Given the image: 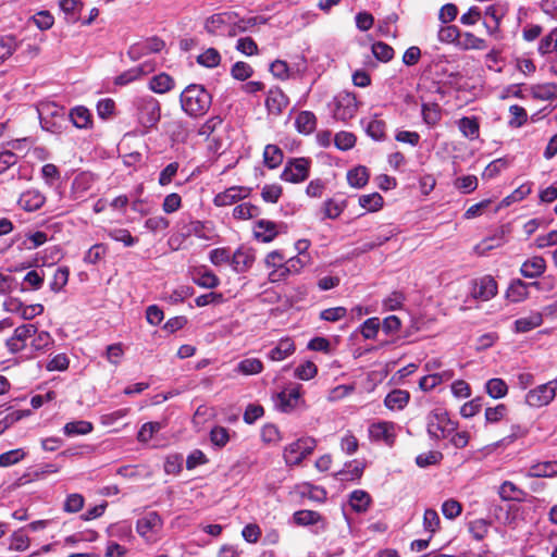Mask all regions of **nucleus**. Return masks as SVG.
Here are the masks:
<instances>
[{
  "mask_svg": "<svg viewBox=\"0 0 557 557\" xmlns=\"http://www.w3.org/2000/svg\"><path fill=\"white\" fill-rule=\"evenodd\" d=\"M251 188L246 186H232L224 191L216 194L213 203L216 207H226L238 202L250 196Z\"/></svg>",
  "mask_w": 557,
  "mask_h": 557,
  "instance_id": "nucleus-10",
  "label": "nucleus"
},
{
  "mask_svg": "<svg viewBox=\"0 0 557 557\" xmlns=\"http://www.w3.org/2000/svg\"><path fill=\"white\" fill-rule=\"evenodd\" d=\"M295 127L298 133L309 135L317 128V116L311 111H300L295 119Z\"/></svg>",
  "mask_w": 557,
  "mask_h": 557,
  "instance_id": "nucleus-27",
  "label": "nucleus"
},
{
  "mask_svg": "<svg viewBox=\"0 0 557 557\" xmlns=\"http://www.w3.org/2000/svg\"><path fill=\"white\" fill-rule=\"evenodd\" d=\"M371 496L369 493L362 490H356L351 492L349 497V504L354 511L364 512L368 510L371 504Z\"/></svg>",
  "mask_w": 557,
  "mask_h": 557,
  "instance_id": "nucleus-40",
  "label": "nucleus"
},
{
  "mask_svg": "<svg viewBox=\"0 0 557 557\" xmlns=\"http://www.w3.org/2000/svg\"><path fill=\"white\" fill-rule=\"evenodd\" d=\"M386 122L379 117L377 114L366 124L364 129L369 137L373 140L382 141L386 138Z\"/></svg>",
  "mask_w": 557,
  "mask_h": 557,
  "instance_id": "nucleus-31",
  "label": "nucleus"
},
{
  "mask_svg": "<svg viewBox=\"0 0 557 557\" xmlns=\"http://www.w3.org/2000/svg\"><path fill=\"white\" fill-rule=\"evenodd\" d=\"M59 5L61 10L70 16L72 22L78 20L79 13L84 7L81 0H60Z\"/></svg>",
  "mask_w": 557,
  "mask_h": 557,
  "instance_id": "nucleus-57",
  "label": "nucleus"
},
{
  "mask_svg": "<svg viewBox=\"0 0 557 557\" xmlns=\"http://www.w3.org/2000/svg\"><path fill=\"white\" fill-rule=\"evenodd\" d=\"M138 123L149 129L156 127L161 119V104L152 96L137 98L135 102Z\"/></svg>",
  "mask_w": 557,
  "mask_h": 557,
  "instance_id": "nucleus-3",
  "label": "nucleus"
},
{
  "mask_svg": "<svg viewBox=\"0 0 557 557\" xmlns=\"http://www.w3.org/2000/svg\"><path fill=\"white\" fill-rule=\"evenodd\" d=\"M18 45L14 36H0V64L8 60L17 49Z\"/></svg>",
  "mask_w": 557,
  "mask_h": 557,
  "instance_id": "nucleus-49",
  "label": "nucleus"
},
{
  "mask_svg": "<svg viewBox=\"0 0 557 557\" xmlns=\"http://www.w3.org/2000/svg\"><path fill=\"white\" fill-rule=\"evenodd\" d=\"M185 230L186 236L195 235L206 240H212L216 236L210 222L190 221L189 224L185 226Z\"/></svg>",
  "mask_w": 557,
  "mask_h": 557,
  "instance_id": "nucleus-21",
  "label": "nucleus"
},
{
  "mask_svg": "<svg viewBox=\"0 0 557 557\" xmlns=\"http://www.w3.org/2000/svg\"><path fill=\"white\" fill-rule=\"evenodd\" d=\"M441 527L440 516L434 509H425L423 513V528L425 531L434 534Z\"/></svg>",
  "mask_w": 557,
  "mask_h": 557,
  "instance_id": "nucleus-62",
  "label": "nucleus"
},
{
  "mask_svg": "<svg viewBox=\"0 0 557 557\" xmlns=\"http://www.w3.org/2000/svg\"><path fill=\"white\" fill-rule=\"evenodd\" d=\"M284 159L283 150L273 144H269L264 147L263 150V163L269 169L278 168Z\"/></svg>",
  "mask_w": 557,
  "mask_h": 557,
  "instance_id": "nucleus-35",
  "label": "nucleus"
},
{
  "mask_svg": "<svg viewBox=\"0 0 557 557\" xmlns=\"http://www.w3.org/2000/svg\"><path fill=\"white\" fill-rule=\"evenodd\" d=\"M410 394L404 389H393L385 399L384 405L391 410H401L409 403Z\"/></svg>",
  "mask_w": 557,
  "mask_h": 557,
  "instance_id": "nucleus-29",
  "label": "nucleus"
},
{
  "mask_svg": "<svg viewBox=\"0 0 557 557\" xmlns=\"http://www.w3.org/2000/svg\"><path fill=\"white\" fill-rule=\"evenodd\" d=\"M505 230L502 227L497 233H495L493 236L484 238L481 243L475 245L474 251L479 256H484L488 251L503 246L506 243L505 239Z\"/></svg>",
  "mask_w": 557,
  "mask_h": 557,
  "instance_id": "nucleus-25",
  "label": "nucleus"
},
{
  "mask_svg": "<svg viewBox=\"0 0 557 557\" xmlns=\"http://www.w3.org/2000/svg\"><path fill=\"white\" fill-rule=\"evenodd\" d=\"M108 236L115 242L123 243L124 246H126V247H132L138 242V239L136 237H134L131 234V232L126 228L109 230Z\"/></svg>",
  "mask_w": 557,
  "mask_h": 557,
  "instance_id": "nucleus-58",
  "label": "nucleus"
},
{
  "mask_svg": "<svg viewBox=\"0 0 557 557\" xmlns=\"http://www.w3.org/2000/svg\"><path fill=\"white\" fill-rule=\"evenodd\" d=\"M164 41L157 37H150L146 40L135 44L131 47L128 54L134 59L139 54L158 53L164 48Z\"/></svg>",
  "mask_w": 557,
  "mask_h": 557,
  "instance_id": "nucleus-15",
  "label": "nucleus"
},
{
  "mask_svg": "<svg viewBox=\"0 0 557 557\" xmlns=\"http://www.w3.org/2000/svg\"><path fill=\"white\" fill-rule=\"evenodd\" d=\"M161 527V517L156 511L146 513L136 523L138 534L145 537H148L150 533L158 531Z\"/></svg>",
  "mask_w": 557,
  "mask_h": 557,
  "instance_id": "nucleus-17",
  "label": "nucleus"
},
{
  "mask_svg": "<svg viewBox=\"0 0 557 557\" xmlns=\"http://www.w3.org/2000/svg\"><path fill=\"white\" fill-rule=\"evenodd\" d=\"M296 351V344L292 337L281 338L276 345L268 352L271 361H283Z\"/></svg>",
  "mask_w": 557,
  "mask_h": 557,
  "instance_id": "nucleus-14",
  "label": "nucleus"
},
{
  "mask_svg": "<svg viewBox=\"0 0 557 557\" xmlns=\"http://www.w3.org/2000/svg\"><path fill=\"white\" fill-rule=\"evenodd\" d=\"M262 23H265V20L260 16L243 17L236 22L232 20L231 25L227 29V36L235 37L242 33L248 32L252 27Z\"/></svg>",
  "mask_w": 557,
  "mask_h": 557,
  "instance_id": "nucleus-23",
  "label": "nucleus"
},
{
  "mask_svg": "<svg viewBox=\"0 0 557 557\" xmlns=\"http://www.w3.org/2000/svg\"><path fill=\"white\" fill-rule=\"evenodd\" d=\"M301 397V386L297 385L289 391H282L277 395L278 407L283 412H289L297 407Z\"/></svg>",
  "mask_w": 557,
  "mask_h": 557,
  "instance_id": "nucleus-22",
  "label": "nucleus"
},
{
  "mask_svg": "<svg viewBox=\"0 0 557 557\" xmlns=\"http://www.w3.org/2000/svg\"><path fill=\"white\" fill-rule=\"evenodd\" d=\"M460 38L461 40L458 44L463 50H485L487 48L486 40L473 33L466 32L461 34Z\"/></svg>",
  "mask_w": 557,
  "mask_h": 557,
  "instance_id": "nucleus-41",
  "label": "nucleus"
},
{
  "mask_svg": "<svg viewBox=\"0 0 557 557\" xmlns=\"http://www.w3.org/2000/svg\"><path fill=\"white\" fill-rule=\"evenodd\" d=\"M210 441L215 447L223 448L230 441L228 430L221 425L214 426L210 431Z\"/></svg>",
  "mask_w": 557,
  "mask_h": 557,
  "instance_id": "nucleus-63",
  "label": "nucleus"
},
{
  "mask_svg": "<svg viewBox=\"0 0 557 557\" xmlns=\"http://www.w3.org/2000/svg\"><path fill=\"white\" fill-rule=\"evenodd\" d=\"M261 209L250 202H242L233 209V218L236 220H249L260 215Z\"/></svg>",
  "mask_w": 557,
  "mask_h": 557,
  "instance_id": "nucleus-43",
  "label": "nucleus"
},
{
  "mask_svg": "<svg viewBox=\"0 0 557 557\" xmlns=\"http://www.w3.org/2000/svg\"><path fill=\"white\" fill-rule=\"evenodd\" d=\"M315 440L312 437L299 438L289 444L284 450V458L290 465H299L312 454L315 448Z\"/></svg>",
  "mask_w": 557,
  "mask_h": 557,
  "instance_id": "nucleus-4",
  "label": "nucleus"
},
{
  "mask_svg": "<svg viewBox=\"0 0 557 557\" xmlns=\"http://www.w3.org/2000/svg\"><path fill=\"white\" fill-rule=\"evenodd\" d=\"M37 333L35 324H23L14 330L13 335L5 341L8 350L14 355L22 351L26 347V341Z\"/></svg>",
  "mask_w": 557,
  "mask_h": 557,
  "instance_id": "nucleus-8",
  "label": "nucleus"
},
{
  "mask_svg": "<svg viewBox=\"0 0 557 557\" xmlns=\"http://www.w3.org/2000/svg\"><path fill=\"white\" fill-rule=\"evenodd\" d=\"M537 51L544 55L553 52H557V27L552 29L546 36H544L537 47Z\"/></svg>",
  "mask_w": 557,
  "mask_h": 557,
  "instance_id": "nucleus-52",
  "label": "nucleus"
},
{
  "mask_svg": "<svg viewBox=\"0 0 557 557\" xmlns=\"http://www.w3.org/2000/svg\"><path fill=\"white\" fill-rule=\"evenodd\" d=\"M557 391V383H552V381L541 384L533 389H530L525 395V401L531 407H543L550 404Z\"/></svg>",
  "mask_w": 557,
  "mask_h": 557,
  "instance_id": "nucleus-6",
  "label": "nucleus"
},
{
  "mask_svg": "<svg viewBox=\"0 0 557 557\" xmlns=\"http://www.w3.org/2000/svg\"><path fill=\"white\" fill-rule=\"evenodd\" d=\"M346 208V200L336 201L334 199H327L323 203L324 218L337 219Z\"/></svg>",
  "mask_w": 557,
  "mask_h": 557,
  "instance_id": "nucleus-56",
  "label": "nucleus"
},
{
  "mask_svg": "<svg viewBox=\"0 0 557 557\" xmlns=\"http://www.w3.org/2000/svg\"><path fill=\"white\" fill-rule=\"evenodd\" d=\"M380 327L381 321L379 318H369L361 324L360 333L366 339H373L376 337Z\"/></svg>",
  "mask_w": 557,
  "mask_h": 557,
  "instance_id": "nucleus-59",
  "label": "nucleus"
},
{
  "mask_svg": "<svg viewBox=\"0 0 557 557\" xmlns=\"http://www.w3.org/2000/svg\"><path fill=\"white\" fill-rule=\"evenodd\" d=\"M45 201L46 197L40 191L30 189L21 195L17 203L23 210L34 212L39 210Z\"/></svg>",
  "mask_w": 557,
  "mask_h": 557,
  "instance_id": "nucleus-18",
  "label": "nucleus"
},
{
  "mask_svg": "<svg viewBox=\"0 0 557 557\" xmlns=\"http://www.w3.org/2000/svg\"><path fill=\"white\" fill-rule=\"evenodd\" d=\"M310 164V160L306 158L290 159L285 164L281 178L288 183H301L309 176Z\"/></svg>",
  "mask_w": 557,
  "mask_h": 557,
  "instance_id": "nucleus-5",
  "label": "nucleus"
},
{
  "mask_svg": "<svg viewBox=\"0 0 557 557\" xmlns=\"http://www.w3.org/2000/svg\"><path fill=\"white\" fill-rule=\"evenodd\" d=\"M458 128L461 134L470 139H478L480 136V123L476 116H463L458 121Z\"/></svg>",
  "mask_w": 557,
  "mask_h": 557,
  "instance_id": "nucleus-32",
  "label": "nucleus"
},
{
  "mask_svg": "<svg viewBox=\"0 0 557 557\" xmlns=\"http://www.w3.org/2000/svg\"><path fill=\"white\" fill-rule=\"evenodd\" d=\"M539 282L525 283L522 280L517 278L511 282L507 290V297L513 302L522 301L529 296V286L539 287Z\"/></svg>",
  "mask_w": 557,
  "mask_h": 557,
  "instance_id": "nucleus-24",
  "label": "nucleus"
},
{
  "mask_svg": "<svg viewBox=\"0 0 557 557\" xmlns=\"http://www.w3.org/2000/svg\"><path fill=\"white\" fill-rule=\"evenodd\" d=\"M484 15L493 20V24H488L487 22H483L484 27L486 28V32L488 35L494 36L499 32L500 21L505 15V11L502 5L499 4H492L488 5L485 11Z\"/></svg>",
  "mask_w": 557,
  "mask_h": 557,
  "instance_id": "nucleus-26",
  "label": "nucleus"
},
{
  "mask_svg": "<svg viewBox=\"0 0 557 557\" xmlns=\"http://www.w3.org/2000/svg\"><path fill=\"white\" fill-rule=\"evenodd\" d=\"M486 393L495 399L503 398L508 393V386L503 379L494 377L486 382Z\"/></svg>",
  "mask_w": 557,
  "mask_h": 557,
  "instance_id": "nucleus-48",
  "label": "nucleus"
},
{
  "mask_svg": "<svg viewBox=\"0 0 557 557\" xmlns=\"http://www.w3.org/2000/svg\"><path fill=\"white\" fill-rule=\"evenodd\" d=\"M497 294V282L491 276L485 275L473 283L471 295L475 299L487 301Z\"/></svg>",
  "mask_w": 557,
  "mask_h": 557,
  "instance_id": "nucleus-13",
  "label": "nucleus"
},
{
  "mask_svg": "<svg viewBox=\"0 0 557 557\" xmlns=\"http://www.w3.org/2000/svg\"><path fill=\"white\" fill-rule=\"evenodd\" d=\"M234 17H236V14L232 12L213 14L206 20L205 29L210 35L227 34V29Z\"/></svg>",
  "mask_w": 557,
  "mask_h": 557,
  "instance_id": "nucleus-12",
  "label": "nucleus"
},
{
  "mask_svg": "<svg viewBox=\"0 0 557 557\" xmlns=\"http://www.w3.org/2000/svg\"><path fill=\"white\" fill-rule=\"evenodd\" d=\"M13 304L15 305V308L11 310L20 312L21 317L25 320H32L44 312V306L41 304L24 306L21 301L11 300L10 305Z\"/></svg>",
  "mask_w": 557,
  "mask_h": 557,
  "instance_id": "nucleus-44",
  "label": "nucleus"
},
{
  "mask_svg": "<svg viewBox=\"0 0 557 557\" xmlns=\"http://www.w3.org/2000/svg\"><path fill=\"white\" fill-rule=\"evenodd\" d=\"M297 490L302 495H308L310 499L317 500V502H323L326 499V491L321 487L313 485L309 482H304L297 485Z\"/></svg>",
  "mask_w": 557,
  "mask_h": 557,
  "instance_id": "nucleus-47",
  "label": "nucleus"
},
{
  "mask_svg": "<svg viewBox=\"0 0 557 557\" xmlns=\"http://www.w3.org/2000/svg\"><path fill=\"white\" fill-rule=\"evenodd\" d=\"M318 374V367L313 361L307 360L295 368L294 376L301 381H309Z\"/></svg>",
  "mask_w": 557,
  "mask_h": 557,
  "instance_id": "nucleus-51",
  "label": "nucleus"
},
{
  "mask_svg": "<svg viewBox=\"0 0 557 557\" xmlns=\"http://www.w3.org/2000/svg\"><path fill=\"white\" fill-rule=\"evenodd\" d=\"M458 428V422L449 418L444 408H435L428 414L426 431L432 440L440 441L448 438Z\"/></svg>",
  "mask_w": 557,
  "mask_h": 557,
  "instance_id": "nucleus-2",
  "label": "nucleus"
},
{
  "mask_svg": "<svg viewBox=\"0 0 557 557\" xmlns=\"http://www.w3.org/2000/svg\"><path fill=\"white\" fill-rule=\"evenodd\" d=\"M294 522L298 525H311L320 521L321 515L314 510H298L293 516Z\"/></svg>",
  "mask_w": 557,
  "mask_h": 557,
  "instance_id": "nucleus-54",
  "label": "nucleus"
},
{
  "mask_svg": "<svg viewBox=\"0 0 557 557\" xmlns=\"http://www.w3.org/2000/svg\"><path fill=\"white\" fill-rule=\"evenodd\" d=\"M530 92L534 99L552 101L557 99V85L555 83H544L533 85Z\"/></svg>",
  "mask_w": 557,
  "mask_h": 557,
  "instance_id": "nucleus-34",
  "label": "nucleus"
},
{
  "mask_svg": "<svg viewBox=\"0 0 557 557\" xmlns=\"http://www.w3.org/2000/svg\"><path fill=\"white\" fill-rule=\"evenodd\" d=\"M357 141V137L350 132H339L334 137V144L337 149L347 151L351 149Z\"/></svg>",
  "mask_w": 557,
  "mask_h": 557,
  "instance_id": "nucleus-61",
  "label": "nucleus"
},
{
  "mask_svg": "<svg viewBox=\"0 0 557 557\" xmlns=\"http://www.w3.org/2000/svg\"><path fill=\"white\" fill-rule=\"evenodd\" d=\"M422 119L429 126H435L442 119V109L438 103H423L422 104Z\"/></svg>",
  "mask_w": 557,
  "mask_h": 557,
  "instance_id": "nucleus-42",
  "label": "nucleus"
},
{
  "mask_svg": "<svg viewBox=\"0 0 557 557\" xmlns=\"http://www.w3.org/2000/svg\"><path fill=\"white\" fill-rule=\"evenodd\" d=\"M557 474V461H543L533 465L528 472L531 478H548Z\"/></svg>",
  "mask_w": 557,
  "mask_h": 557,
  "instance_id": "nucleus-37",
  "label": "nucleus"
},
{
  "mask_svg": "<svg viewBox=\"0 0 557 557\" xmlns=\"http://www.w3.org/2000/svg\"><path fill=\"white\" fill-rule=\"evenodd\" d=\"M369 170L363 165H358L347 172V181L351 187L362 188L369 182Z\"/></svg>",
  "mask_w": 557,
  "mask_h": 557,
  "instance_id": "nucleus-38",
  "label": "nucleus"
},
{
  "mask_svg": "<svg viewBox=\"0 0 557 557\" xmlns=\"http://www.w3.org/2000/svg\"><path fill=\"white\" fill-rule=\"evenodd\" d=\"M543 323L542 312L534 311L527 317L519 318L515 321V331L517 333L530 332Z\"/></svg>",
  "mask_w": 557,
  "mask_h": 557,
  "instance_id": "nucleus-28",
  "label": "nucleus"
},
{
  "mask_svg": "<svg viewBox=\"0 0 557 557\" xmlns=\"http://www.w3.org/2000/svg\"><path fill=\"white\" fill-rule=\"evenodd\" d=\"M460 36L461 33L456 25L442 26L437 34L438 40L445 44L456 42L460 38Z\"/></svg>",
  "mask_w": 557,
  "mask_h": 557,
  "instance_id": "nucleus-64",
  "label": "nucleus"
},
{
  "mask_svg": "<svg viewBox=\"0 0 557 557\" xmlns=\"http://www.w3.org/2000/svg\"><path fill=\"white\" fill-rule=\"evenodd\" d=\"M256 260L255 252L251 249L238 248L232 256L231 265L237 273L247 272Z\"/></svg>",
  "mask_w": 557,
  "mask_h": 557,
  "instance_id": "nucleus-16",
  "label": "nucleus"
},
{
  "mask_svg": "<svg viewBox=\"0 0 557 557\" xmlns=\"http://www.w3.org/2000/svg\"><path fill=\"white\" fill-rule=\"evenodd\" d=\"M443 454L438 450H430L428 453L419 454L416 457V463L420 468L437 465L442 461Z\"/></svg>",
  "mask_w": 557,
  "mask_h": 557,
  "instance_id": "nucleus-60",
  "label": "nucleus"
},
{
  "mask_svg": "<svg viewBox=\"0 0 557 557\" xmlns=\"http://www.w3.org/2000/svg\"><path fill=\"white\" fill-rule=\"evenodd\" d=\"M194 283L202 288H215L220 285V278L206 268H200L196 271V276L193 278Z\"/></svg>",
  "mask_w": 557,
  "mask_h": 557,
  "instance_id": "nucleus-36",
  "label": "nucleus"
},
{
  "mask_svg": "<svg viewBox=\"0 0 557 557\" xmlns=\"http://www.w3.org/2000/svg\"><path fill=\"white\" fill-rule=\"evenodd\" d=\"M70 119L77 128H89L92 124L90 111L83 106L73 108Z\"/></svg>",
  "mask_w": 557,
  "mask_h": 557,
  "instance_id": "nucleus-39",
  "label": "nucleus"
},
{
  "mask_svg": "<svg viewBox=\"0 0 557 557\" xmlns=\"http://www.w3.org/2000/svg\"><path fill=\"white\" fill-rule=\"evenodd\" d=\"M369 437L373 442H383L393 446L396 440L395 424L389 421H379L369 426Z\"/></svg>",
  "mask_w": 557,
  "mask_h": 557,
  "instance_id": "nucleus-9",
  "label": "nucleus"
},
{
  "mask_svg": "<svg viewBox=\"0 0 557 557\" xmlns=\"http://www.w3.org/2000/svg\"><path fill=\"white\" fill-rule=\"evenodd\" d=\"M197 62L206 67H216L221 62L220 52L215 48H208L197 57Z\"/></svg>",
  "mask_w": 557,
  "mask_h": 557,
  "instance_id": "nucleus-55",
  "label": "nucleus"
},
{
  "mask_svg": "<svg viewBox=\"0 0 557 557\" xmlns=\"http://www.w3.org/2000/svg\"><path fill=\"white\" fill-rule=\"evenodd\" d=\"M175 87V81L166 73L154 75L149 81V88L156 94H165Z\"/></svg>",
  "mask_w": 557,
  "mask_h": 557,
  "instance_id": "nucleus-30",
  "label": "nucleus"
},
{
  "mask_svg": "<svg viewBox=\"0 0 557 557\" xmlns=\"http://www.w3.org/2000/svg\"><path fill=\"white\" fill-rule=\"evenodd\" d=\"M70 276V269L67 267H60L55 270L52 281L50 282V289L53 293H60L67 284Z\"/></svg>",
  "mask_w": 557,
  "mask_h": 557,
  "instance_id": "nucleus-53",
  "label": "nucleus"
},
{
  "mask_svg": "<svg viewBox=\"0 0 557 557\" xmlns=\"http://www.w3.org/2000/svg\"><path fill=\"white\" fill-rule=\"evenodd\" d=\"M289 98L285 95V92L278 88H271L268 91L265 98V107L269 114L274 116H278L283 113V111L288 107Z\"/></svg>",
  "mask_w": 557,
  "mask_h": 557,
  "instance_id": "nucleus-11",
  "label": "nucleus"
},
{
  "mask_svg": "<svg viewBox=\"0 0 557 557\" xmlns=\"http://www.w3.org/2000/svg\"><path fill=\"white\" fill-rule=\"evenodd\" d=\"M546 270V261L541 256H534L525 260L520 268V273L527 278H537Z\"/></svg>",
  "mask_w": 557,
  "mask_h": 557,
  "instance_id": "nucleus-20",
  "label": "nucleus"
},
{
  "mask_svg": "<svg viewBox=\"0 0 557 557\" xmlns=\"http://www.w3.org/2000/svg\"><path fill=\"white\" fill-rule=\"evenodd\" d=\"M278 234L277 225L270 220H259L253 228V236L257 240L262 243L272 242Z\"/></svg>",
  "mask_w": 557,
  "mask_h": 557,
  "instance_id": "nucleus-19",
  "label": "nucleus"
},
{
  "mask_svg": "<svg viewBox=\"0 0 557 557\" xmlns=\"http://www.w3.org/2000/svg\"><path fill=\"white\" fill-rule=\"evenodd\" d=\"M94 429V425L89 421H72L67 422L64 428V434L67 436H76V435H86L90 433Z\"/></svg>",
  "mask_w": 557,
  "mask_h": 557,
  "instance_id": "nucleus-45",
  "label": "nucleus"
},
{
  "mask_svg": "<svg viewBox=\"0 0 557 557\" xmlns=\"http://www.w3.org/2000/svg\"><path fill=\"white\" fill-rule=\"evenodd\" d=\"M359 205L369 212H376L382 209L384 199L379 193H372L360 196Z\"/></svg>",
  "mask_w": 557,
  "mask_h": 557,
  "instance_id": "nucleus-46",
  "label": "nucleus"
},
{
  "mask_svg": "<svg viewBox=\"0 0 557 557\" xmlns=\"http://www.w3.org/2000/svg\"><path fill=\"white\" fill-rule=\"evenodd\" d=\"M263 370V363L258 358H247L237 364V371L245 375L259 374Z\"/></svg>",
  "mask_w": 557,
  "mask_h": 557,
  "instance_id": "nucleus-50",
  "label": "nucleus"
},
{
  "mask_svg": "<svg viewBox=\"0 0 557 557\" xmlns=\"http://www.w3.org/2000/svg\"><path fill=\"white\" fill-rule=\"evenodd\" d=\"M181 109L193 119L207 114L212 104V95L200 84H189L180 95Z\"/></svg>",
  "mask_w": 557,
  "mask_h": 557,
  "instance_id": "nucleus-1",
  "label": "nucleus"
},
{
  "mask_svg": "<svg viewBox=\"0 0 557 557\" xmlns=\"http://www.w3.org/2000/svg\"><path fill=\"white\" fill-rule=\"evenodd\" d=\"M498 495L503 500L523 502L527 493L513 482L504 481L499 486Z\"/></svg>",
  "mask_w": 557,
  "mask_h": 557,
  "instance_id": "nucleus-33",
  "label": "nucleus"
},
{
  "mask_svg": "<svg viewBox=\"0 0 557 557\" xmlns=\"http://www.w3.org/2000/svg\"><path fill=\"white\" fill-rule=\"evenodd\" d=\"M358 111L356 96L350 92L339 94L335 98L334 117L342 122L352 119Z\"/></svg>",
  "mask_w": 557,
  "mask_h": 557,
  "instance_id": "nucleus-7",
  "label": "nucleus"
}]
</instances>
